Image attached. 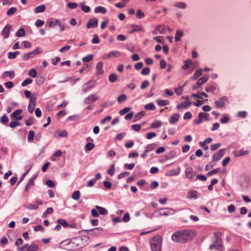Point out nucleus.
Here are the masks:
<instances>
[{"label": "nucleus", "instance_id": "obj_1", "mask_svg": "<svg viewBox=\"0 0 251 251\" xmlns=\"http://www.w3.org/2000/svg\"><path fill=\"white\" fill-rule=\"evenodd\" d=\"M196 235V232L194 230H180L173 234L172 239L175 242L184 243L191 240Z\"/></svg>", "mask_w": 251, "mask_h": 251}, {"label": "nucleus", "instance_id": "obj_2", "mask_svg": "<svg viewBox=\"0 0 251 251\" xmlns=\"http://www.w3.org/2000/svg\"><path fill=\"white\" fill-rule=\"evenodd\" d=\"M87 239H88V237L86 236L84 237L83 238L80 237H76L73 239L69 243V245L73 249L82 248L86 245L84 243V240H87Z\"/></svg>", "mask_w": 251, "mask_h": 251}, {"label": "nucleus", "instance_id": "obj_3", "mask_svg": "<svg viewBox=\"0 0 251 251\" xmlns=\"http://www.w3.org/2000/svg\"><path fill=\"white\" fill-rule=\"evenodd\" d=\"M152 251H161L162 238L159 235L152 237L150 241Z\"/></svg>", "mask_w": 251, "mask_h": 251}, {"label": "nucleus", "instance_id": "obj_4", "mask_svg": "<svg viewBox=\"0 0 251 251\" xmlns=\"http://www.w3.org/2000/svg\"><path fill=\"white\" fill-rule=\"evenodd\" d=\"M221 234L222 233L220 232H215V236L216 239L214 243L211 244L209 247V249L211 250H213V249H215L219 251H222L223 246L222 243V239L221 238Z\"/></svg>", "mask_w": 251, "mask_h": 251}, {"label": "nucleus", "instance_id": "obj_5", "mask_svg": "<svg viewBox=\"0 0 251 251\" xmlns=\"http://www.w3.org/2000/svg\"><path fill=\"white\" fill-rule=\"evenodd\" d=\"M49 26L50 28H54L55 25H58L60 27V30L63 31L65 30V27L64 25L61 24L59 19H54L53 18L50 19L48 21Z\"/></svg>", "mask_w": 251, "mask_h": 251}, {"label": "nucleus", "instance_id": "obj_6", "mask_svg": "<svg viewBox=\"0 0 251 251\" xmlns=\"http://www.w3.org/2000/svg\"><path fill=\"white\" fill-rule=\"evenodd\" d=\"M185 177L192 180L194 177V176L195 175V173L193 172V169L191 167H187L185 171Z\"/></svg>", "mask_w": 251, "mask_h": 251}, {"label": "nucleus", "instance_id": "obj_7", "mask_svg": "<svg viewBox=\"0 0 251 251\" xmlns=\"http://www.w3.org/2000/svg\"><path fill=\"white\" fill-rule=\"evenodd\" d=\"M99 99V97L96 94H92L85 98L84 102L86 104H90L91 102L98 100Z\"/></svg>", "mask_w": 251, "mask_h": 251}, {"label": "nucleus", "instance_id": "obj_8", "mask_svg": "<svg viewBox=\"0 0 251 251\" xmlns=\"http://www.w3.org/2000/svg\"><path fill=\"white\" fill-rule=\"evenodd\" d=\"M225 149H221L218 151L212 157L213 161L214 162H217L222 158L224 155Z\"/></svg>", "mask_w": 251, "mask_h": 251}, {"label": "nucleus", "instance_id": "obj_9", "mask_svg": "<svg viewBox=\"0 0 251 251\" xmlns=\"http://www.w3.org/2000/svg\"><path fill=\"white\" fill-rule=\"evenodd\" d=\"M98 21L97 19L94 18L90 19L86 24L87 28L96 27L98 26Z\"/></svg>", "mask_w": 251, "mask_h": 251}, {"label": "nucleus", "instance_id": "obj_10", "mask_svg": "<svg viewBox=\"0 0 251 251\" xmlns=\"http://www.w3.org/2000/svg\"><path fill=\"white\" fill-rule=\"evenodd\" d=\"M36 104V98L31 97L30 99V102L28 106V110L29 113L33 112Z\"/></svg>", "mask_w": 251, "mask_h": 251}, {"label": "nucleus", "instance_id": "obj_11", "mask_svg": "<svg viewBox=\"0 0 251 251\" xmlns=\"http://www.w3.org/2000/svg\"><path fill=\"white\" fill-rule=\"evenodd\" d=\"M233 153L235 156L239 157V156L248 154L250 153V150H245L244 149H241L239 151H234Z\"/></svg>", "mask_w": 251, "mask_h": 251}, {"label": "nucleus", "instance_id": "obj_12", "mask_svg": "<svg viewBox=\"0 0 251 251\" xmlns=\"http://www.w3.org/2000/svg\"><path fill=\"white\" fill-rule=\"evenodd\" d=\"M12 26L10 25H7L3 29L1 34L4 36L5 38H7L9 37V32L11 30Z\"/></svg>", "mask_w": 251, "mask_h": 251}, {"label": "nucleus", "instance_id": "obj_13", "mask_svg": "<svg viewBox=\"0 0 251 251\" xmlns=\"http://www.w3.org/2000/svg\"><path fill=\"white\" fill-rule=\"evenodd\" d=\"M187 197L189 199H197L198 197V193L194 190H189L187 193Z\"/></svg>", "mask_w": 251, "mask_h": 251}, {"label": "nucleus", "instance_id": "obj_14", "mask_svg": "<svg viewBox=\"0 0 251 251\" xmlns=\"http://www.w3.org/2000/svg\"><path fill=\"white\" fill-rule=\"evenodd\" d=\"M22 113L21 109H17L14 111L11 115L12 117L15 119L16 120H21L23 118L22 116L19 115Z\"/></svg>", "mask_w": 251, "mask_h": 251}, {"label": "nucleus", "instance_id": "obj_15", "mask_svg": "<svg viewBox=\"0 0 251 251\" xmlns=\"http://www.w3.org/2000/svg\"><path fill=\"white\" fill-rule=\"evenodd\" d=\"M227 98L226 97H223L221 98L219 100H216L215 102V105L217 107H222L225 105V103L224 102V100H227Z\"/></svg>", "mask_w": 251, "mask_h": 251}, {"label": "nucleus", "instance_id": "obj_16", "mask_svg": "<svg viewBox=\"0 0 251 251\" xmlns=\"http://www.w3.org/2000/svg\"><path fill=\"white\" fill-rule=\"evenodd\" d=\"M103 63L101 61L99 62L96 65L97 74L99 75H102L104 73L103 70Z\"/></svg>", "mask_w": 251, "mask_h": 251}, {"label": "nucleus", "instance_id": "obj_17", "mask_svg": "<svg viewBox=\"0 0 251 251\" xmlns=\"http://www.w3.org/2000/svg\"><path fill=\"white\" fill-rule=\"evenodd\" d=\"M192 104L191 101H184L181 102L180 104H178L176 106V108L177 109H180L181 108L187 109L189 106H190Z\"/></svg>", "mask_w": 251, "mask_h": 251}, {"label": "nucleus", "instance_id": "obj_18", "mask_svg": "<svg viewBox=\"0 0 251 251\" xmlns=\"http://www.w3.org/2000/svg\"><path fill=\"white\" fill-rule=\"evenodd\" d=\"M179 118H180V115L179 114H177V113L174 114L171 117V118L170 120V123L172 125L175 124L177 122Z\"/></svg>", "mask_w": 251, "mask_h": 251}, {"label": "nucleus", "instance_id": "obj_19", "mask_svg": "<svg viewBox=\"0 0 251 251\" xmlns=\"http://www.w3.org/2000/svg\"><path fill=\"white\" fill-rule=\"evenodd\" d=\"M103 229L101 227H97L86 231L89 232V235L98 234L100 232L102 231Z\"/></svg>", "mask_w": 251, "mask_h": 251}, {"label": "nucleus", "instance_id": "obj_20", "mask_svg": "<svg viewBox=\"0 0 251 251\" xmlns=\"http://www.w3.org/2000/svg\"><path fill=\"white\" fill-rule=\"evenodd\" d=\"M208 78L209 77L208 75H204L198 80L197 83L199 85V86H201L202 84H204L207 81Z\"/></svg>", "mask_w": 251, "mask_h": 251}, {"label": "nucleus", "instance_id": "obj_21", "mask_svg": "<svg viewBox=\"0 0 251 251\" xmlns=\"http://www.w3.org/2000/svg\"><path fill=\"white\" fill-rule=\"evenodd\" d=\"M198 94H193L192 95V97L195 98H198V99H202V96L204 97L205 98H208V96L207 94H206L204 92H198Z\"/></svg>", "mask_w": 251, "mask_h": 251}, {"label": "nucleus", "instance_id": "obj_22", "mask_svg": "<svg viewBox=\"0 0 251 251\" xmlns=\"http://www.w3.org/2000/svg\"><path fill=\"white\" fill-rule=\"evenodd\" d=\"M95 207L97 210H99V214L102 215H106L108 214V211L104 207H100L98 205H96Z\"/></svg>", "mask_w": 251, "mask_h": 251}, {"label": "nucleus", "instance_id": "obj_23", "mask_svg": "<svg viewBox=\"0 0 251 251\" xmlns=\"http://www.w3.org/2000/svg\"><path fill=\"white\" fill-rule=\"evenodd\" d=\"M15 76L14 72L13 71H6L4 72L2 75V78H5L6 77H9L11 79H12Z\"/></svg>", "mask_w": 251, "mask_h": 251}, {"label": "nucleus", "instance_id": "obj_24", "mask_svg": "<svg viewBox=\"0 0 251 251\" xmlns=\"http://www.w3.org/2000/svg\"><path fill=\"white\" fill-rule=\"evenodd\" d=\"M46 9V6L45 4H41L37 6L35 8V12L36 13H41L45 11Z\"/></svg>", "mask_w": 251, "mask_h": 251}, {"label": "nucleus", "instance_id": "obj_25", "mask_svg": "<svg viewBox=\"0 0 251 251\" xmlns=\"http://www.w3.org/2000/svg\"><path fill=\"white\" fill-rule=\"evenodd\" d=\"M193 64V62L191 60H186L184 61V65H183L182 68L183 70H187L189 68L190 66Z\"/></svg>", "mask_w": 251, "mask_h": 251}, {"label": "nucleus", "instance_id": "obj_26", "mask_svg": "<svg viewBox=\"0 0 251 251\" xmlns=\"http://www.w3.org/2000/svg\"><path fill=\"white\" fill-rule=\"evenodd\" d=\"M106 8L101 6L96 7L95 9V13H101L102 14H105L106 13Z\"/></svg>", "mask_w": 251, "mask_h": 251}, {"label": "nucleus", "instance_id": "obj_27", "mask_svg": "<svg viewBox=\"0 0 251 251\" xmlns=\"http://www.w3.org/2000/svg\"><path fill=\"white\" fill-rule=\"evenodd\" d=\"M172 209L168 208H162L159 209V213L161 215L167 216L169 214Z\"/></svg>", "mask_w": 251, "mask_h": 251}, {"label": "nucleus", "instance_id": "obj_28", "mask_svg": "<svg viewBox=\"0 0 251 251\" xmlns=\"http://www.w3.org/2000/svg\"><path fill=\"white\" fill-rule=\"evenodd\" d=\"M145 109L147 110H154L156 109L155 105L152 102H150L145 106Z\"/></svg>", "mask_w": 251, "mask_h": 251}, {"label": "nucleus", "instance_id": "obj_29", "mask_svg": "<svg viewBox=\"0 0 251 251\" xmlns=\"http://www.w3.org/2000/svg\"><path fill=\"white\" fill-rule=\"evenodd\" d=\"M202 74V70L201 69H198L196 72L194 73L193 76L192 77V79H196L197 77L201 75Z\"/></svg>", "mask_w": 251, "mask_h": 251}, {"label": "nucleus", "instance_id": "obj_30", "mask_svg": "<svg viewBox=\"0 0 251 251\" xmlns=\"http://www.w3.org/2000/svg\"><path fill=\"white\" fill-rule=\"evenodd\" d=\"M34 56V53L32 52V51L29 52L27 53L24 54L22 58L23 60H27L30 58H31Z\"/></svg>", "mask_w": 251, "mask_h": 251}, {"label": "nucleus", "instance_id": "obj_31", "mask_svg": "<svg viewBox=\"0 0 251 251\" xmlns=\"http://www.w3.org/2000/svg\"><path fill=\"white\" fill-rule=\"evenodd\" d=\"M156 102L159 105L165 106L169 103V101L168 100H157Z\"/></svg>", "mask_w": 251, "mask_h": 251}, {"label": "nucleus", "instance_id": "obj_32", "mask_svg": "<svg viewBox=\"0 0 251 251\" xmlns=\"http://www.w3.org/2000/svg\"><path fill=\"white\" fill-rule=\"evenodd\" d=\"M183 36V32L181 30H177L175 36V40L177 42L180 40V37Z\"/></svg>", "mask_w": 251, "mask_h": 251}, {"label": "nucleus", "instance_id": "obj_33", "mask_svg": "<svg viewBox=\"0 0 251 251\" xmlns=\"http://www.w3.org/2000/svg\"><path fill=\"white\" fill-rule=\"evenodd\" d=\"M132 26L135 28L129 31L130 33H132L136 31H140L143 30V27L140 25H132Z\"/></svg>", "mask_w": 251, "mask_h": 251}, {"label": "nucleus", "instance_id": "obj_34", "mask_svg": "<svg viewBox=\"0 0 251 251\" xmlns=\"http://www.w3.org/2000/svg\"><path fill=\"white\" fill-rule=\"evenodd\" d=\"M80 192L78 190H76L73 192L72 198L75 200H78L80 198Z\"/></svg>", "mask_w": 251, "mask_h": 251}, {"label": "nucleus", "instance_id": "obj_35", "mask_svg": "<svg viewBox=\"0 0 251 251\" xmlns=\"http://www.w3.org/2000/svg\"><path fill=\"white\" fill-rule=\"evenodd\" d=\"M35 136V132L33 130H30L29 131L28 136H27V140L28 142H32Z\"/></svg>", "mask_w": 251, "mask_h": 251}, {"label": "nucleus", "instance_id": "obj_36", "mask_svg": "<svg viewBox=\"0 0 251 251\" xmlns=\"http://www.w3.org/2000/svg\"><path fill=\"white\" fill-rule=\"evenodd\" d=\"M209 114L206 113L200 112L199 114V117H201L202 120L208 121Z\"/></svg>", "mask_w": 251, "mask_h": 251}, {"label": "nucleus", "instance_id": "obj_37", "mask_svg": "<svg viewBox=\"0 0 251 251\" xmlns=\"http://www.w3.org/2000/svg\"><path fill=\"white\" fill-rule=\"evenodd\" d=\"M38 246L34 244H31L27 248V251H37L38 250Z\"/></svg>", "mask_w": 251, "mask_h": 251}, {"label": "nucleus", "instance_id": "obj_38", "mask_svg": "<svg viewBox=\"0 0 251 251\" xmlns=\"http://www.w3.org/2000/svg\"><path fill=\"white\" fill-rule=\"evenodd\" d=\"M57 223L61 226H62L64 227H68V224L66 221L63 219H60L57 220Z\"/></svg>", "mask_w": 251, "mask_h": 251}, {"label": "nucleus", "instance_id": "obj_39", "mask_svg": "<svg viewBox=\"0 0 251 251\" xmlns=\"http://www.w3.org/2000/svg\"><path fill=\"white\" fill-rule=\"evenodd\" d=\"M90 82H88L85 83L83 87L82 91L84 93H86L88 90L92 88L93 86L90 85Z\"/></svg>", "mask_w": 251, "mask_h": 251}, {"label": "nucleus", "instance_id": "obj_40", "mask_svg": "<svg viewBox=\"0 0 251 251\" xmlns=\"http://www.w3.org/2000/svg\"><path fill=\"white\" fill-rule=\"evenodd\" d=\"M162 125V123L159 121H156L151 124V127L153 128H157L160 127Z\"/></svg>", "mask_w": 251, "mask_h": 251}, {"label": "nucleus", "instance_id": "obj_41", "mask_svg": "<svg viewBox=\"0 0 251 251\" xmlns=\"http://www.w3.org/2000/svg\"><path fill=\"white\" fill-rule=\"evenodd\" d=\"M127 99V96L126 94H122L119 96L117 98V101L118 103H121L122 102L125 101Z\"/></svg>", "mask_w": 251, "mask_h": 251}, {"label": "nucleus", "instance_id": "obj_42", "mask_svg": "<svg viewBox=\"0 0 251 251\" xmlns=\"http://www.w3.org/2000/svg\"><path fill=\"white\" fill-rule=\"evenodd\" d=\"M25 207L26 208L29 209V210H34V209H37L38 208V205H37L36 204H31V203L26 204L25 206Z\"/></svg>", "mask_w": 251, "mask_h": 251}, {"label": "nucleus", "instance_id": "obj_43", "mask_svg": "<svg viewBox=\"0 0 251 251\" xmlns=\"http://www.w3.org/2000/svg\"><path fill=\"white\" fill-rule=\"evenodd\" d=\"M108 79L110 82L113 83L117 81V76L115 74L113 73V74H111L109 76Z\"/></svg>", "mask_w": 251, "mask_h": 251}, {"label": "nucleus", "instance_id": "obj_44", "mask_svg": "<svg viewBox=\"0 0 251 251\" xmlns=\"http://www.w3.org/2000/svg\"><path fill=\"white\" fill-rule=\"evenodd\" d=\"M34 184V182L32 180L29 179L28 181L27 184H26L25 188V190L26 192H28L29 189L31 188V187L33 186Z\"/></svg>", "mask_w": 251, "mask_h": 251}, {"label": "nucleus", "instance_id": "obj_45", "mask_svg": "<svg viewBox=\"0 0 251 251\" xmlns=\"http://www.w3.org/2000/svg\"><path fill=\"white\" fill-rule=\"evenodd\" d=\"M19 51H16L14 52H9L8 53V57L9 59H14L16 56L19 54Z\"/></svg>", "mask_w": 251, "mask_h": 251}, {"label": "nucleus", "instance_id": "obj_46", "mask_svg": "<svg viewBox=\"0 0 251 251\" xmlns=\"http://www.w3.org/2000/svg\"><path fill=\"white\" fill-rule=\"evenodd\" d=\"M110 58L111 57H118L121 55V53L118 51H112L109 52Z\"/></svg>", "mask_w": 251, "mask_h": 251}, {"label": "nucleus", "instance_id": "obj_47", "mask_svg": "<svg viewBox=\"0 0 251 251\" xmlns=\"http://www.w3.org/2000/svg\"><path fill=\"white\" fill-rule=\"evenodd\" d=\"M93 55L89 54L85 57H84L82 60L83 62H87L91 61L93 58Z\"/></svg>", "mask_w": 251, "mask_h": 251}, {"label": "nucleus", "instance_id": "obj_48", "mask_svg": "<svg viewBox=\"0 0 251 251\" xmlns=\"http://www.w3.org/2000/svg\"><path fill=\"white\" fill-rule=\"evenodd\" d=\"M17 10V8L16 7H12L9 9L6 12V14L8 16L12 15Z\"/></svg>", "mask_w": 251, "mask_h": 251}, {"label": "nucleus", "instance_id": "obj_49", "mask_svg": "<svg viewBox=\"0 0 251 251\" xmlns=\"http://www.w3.org/2000/svg\"><path fill=\"white\" fill-rule=\"evenodd\" d=\"M156 147V145L154 144H151L148 145L146 149V152H149L151 151L154 150Z\"/></svg>", "mask_w": 251, "mask_h": 251}, {"label": "nucleus", "instance_id": "obj_50", "mask_svg": "<svg viewBox=\"0 0 251 251\" xmlns=\"http://www.w3.org/2000/svg\"><path fill=\"white\" fill-rule=\"evenodd\" d=\"M174 5L176 7L182 9H184L186 7V4L185 3L181 2H176Z\"/></svg>", "mask_w": 251, "mask_h": 251}, {"label": "nucleus", "instance_id": "obj_51", "mask_svg": "<svg viewBox=\"0 0 251 251\" xmlns=\"http://www.w3.org/2000/svg\"><path fill=\"white\" fill-rule=\"evenodd\" d=\"M45 80V78L43 76H38L36 78V81L38 85H41L43 84Z\"/></svg>", "mask_w": 251, "mask_h": 251}, {"label": "nucleus", "instance_id": "obj_52", "mask_svg": "<svg viewBox=\"0 0 251 251\" xmlns=\"http://www.w3.org/2000/svg\"><path fill=\"white\" fill-rule=\"evenodd\" d=\"M115 172V165L114 164H112L110 166V168L107 171V173L110 175L111 176L114 175Z\"/></svg>", "mask_w": 251, "mask_h": 251}, {"label": "nucleus", "instance_id": "obj_53", "mask_svg": "<svg viewBox=\"0 0 251 251\" xmlns=\"http://www.w3.org/2000/svg\"><path fill=\"white\" fill-rule=\"evenodd\" d=\"M144 115L143 112H140L138 113L137 114L135 115L134 116V122L137 121L139 120Z\"/></svg>", "mask_w": 251, "mask_h": 251}, {"label": "nucleus", "instance_id": "obj_54", "mask_svg": "<svg viewBox=\"0 0 251 251\" xmlns=\"http://www.w3.org/2000/svg\"><path fill=\"white\" fill-rule=\"evenodd\" d=\"M32 82V80L31 78H26L22 83L23 87H25L27 85L31 84Z\"/></svg>", "mask_w": 251, "mask_h": 251}, {"label": "nucleus", "instance_id": "obj_55", "mask_svg": "<svg viewBox=\"0 0 251 251\" xmlns=\"http://www.w3.org/2000/svg\"><path fill=\"white\" fill-rule=\"evenodd\" d=\"M28 75L32 77H35L37 75V72L35 69H31L28 72Z\"/></svg>", "mask_w": 251, "mask_h": 251}, {"label": "nucleus", "instance_id": "obj_56", "mask_svg": "<svg viewBox=\"0 0 251 251\" xmlns=\"http://www.w3.org/2000/svg\"><path fill=\"white\" fill-rule=\"evenodd\" d=\"M149 85V82L148 80H144L141 83V89L143 90L147 88Z\"/></svg>", "mask_w": 251, "mask_h": 251}, {"label": "nucleus", "instance_id": "obj_57", "mask_svg": "<svg viewBox=\"0 0 251 251\" xmlns=\"http://www.w3.org/2000/svg\"><path fill=\"white\" fill-rule=\"evenodd\" d=\"M25 35V31L23 28H20L16 33V36L18 37H23Z\"/></svg>", "mask_w": 251, "mask_h": 251}, {"label": "nucleus", "instance_id": "obj_58", "mask_svg": "<svg viewBox=\"0 0 251 251\" xmlns=\"http://www.w3.org/2000/svg\"><path fill=\"white\" fill-rule=\"evenodd\" d=\"M183 87H179L175 89V92L178 96L181 95L183 92Z\"/></svg>", "mask_w": 251, "mask_h": 251}, {"label": "nucleus", "instance_id": "obj_59", "mask_svg": "<svg viewBox=\"0 0 251 251\" xmlns=\"http://www.w3.org/2000/svg\"><path fill=\"white\" fill-rule=\"evenodd\" d=\"M153 39L156 41L158 43L160 44H163L164 43V41L163 39V36H156L153 38Z\"/></svg>", "mask_w": 251, "mask_h": 251}, {"label": "nucleus", "instance_id": "obj_60", "mask_svg": "<svg viewBox=\"0 0 251 251\" xmlns=\"http://www.w3.org/2000/svg\"><path fill=\"white\" fill-rule=\"evenodd\" d=\"M126 133L125 132L119 133L116 135L115 139L116 140H121L124 137V136L126 135Z\"/></svg>", "mask_w": 251, "mask_h": 251}, {"label": "nucleus", "instance_id": "obj_61", "mask_svg": "<svg viewBox=\"0 0 251 251\" xmlns=\"http://www.w3.org/2000/svg\"><path fill=\"white\" fill-rule=\"evenodd\" d=\"M130 110V107H125L120 111L119 113L121 115H124L128 112Z\"/></svg>", "mask_w": 251, "mask_h": 251}, {"label": "nucleus", "instance_id": "obj_62", "mask_svg": "<svg viewBox=\"0 0 251 251\" xmlns=\"http://www.w3.org/2000/svg\"><path fill=\"white\" fill-rule=\"evenodd\" d=\"M95 147V145L93 143H88L85 146V149L87 151L92 150Z\"/></svg>", "mask_w": 251, "mask_h": 251}, {"label": "nucleus", "instance_id": "obj_63", "mask_svg": "<svg viewBox=\"0 0 251 251\" xmlns=\"http://www.w3.org/2000/svg\"><path fill=\"white\" fill-rule=\"evenodd\" d=\"M91 215L94 217H98L99 216V211L96 208H93L91 210Z\"/></svg>", "mask_w": 251, "mask_h": 251}, {"label": "nucleus", "instance_id": "obj_64", "mask_svg": "<svg viewBox=\"0 0 251 251\" xmlns=\"http://www.w3.org/2000/svg\"><path fill=\"white\" fill-rule=\"evenodd\" d=\"M20 123L17 121H12L9 123V126L11 128H14L17 126H20Z\"/></svg>", "mask_w": 251, "mask_h": 251}]
</instances>
